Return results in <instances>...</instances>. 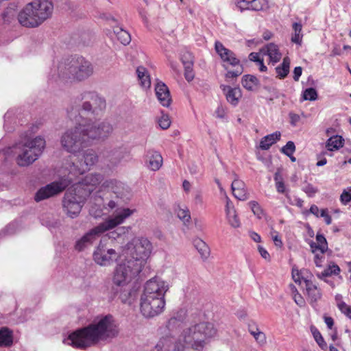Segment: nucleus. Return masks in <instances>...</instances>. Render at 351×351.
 Returning a JSON list of instances; mask_svg holds the SVG:
<instances>
[{
    "label": "nucleus",
    "instance_id": "obj_1",
    "mask_svg": "<svg viewBox=\"0 0 351 351\" xmlns=\"http://www.w3.org/2000/svg\"><path fill=\"white\" fill-rule=\"evenodd\" d=\"M216 333L213 324L200 322L184 329L177 341L171 334L162 337L152 351H201Z\"/></svg>",
    "mask_w": 351,
    "mask_h": 351
},
{
    "label": "nucleus",
    "instance_id": "obj_2",
    "mask_svg": "<svg viewBox=\"0 0 351 351\" xmlns=\"http://www.w3.org/2000/svg\"><path fill=\"white\" fill-rule=\"evenodd\" d=\"M119 333L117 325L111 315L102 317L97 322L71 333L66 343L79 349H86L100 341L115 337Z\"/></svg>",
    "mask_w": 351,
    "mask_h": 351
},
{
    "label": "nucleus",
    "instance_id": "obj_3",
    "mask_svg": "<svg viewBox=\"0 0 351 351\" xmlns=\"http://www.w3.org/2000/svg\"><path fill=\"white\" fill-rule=\"evenodd\" d=\"M106 108L105 99L97 93L84 91L75 99L67 112L69 117L76 122L84 117L88 121H93L102 117Z\"/></svg>",
    "mask_w": 351,
    "mask_h": 351
},
{
    "label": "nucleus",
    "instance_id": "obj_4",
    "mask_svg": "<svg viewBox=\"0 0 351 351\" xmlns=\"http://www.w3.org/2000/svg\"><path fill=\"white\" fill-rule=\"evenodd\" d=\"M168 286L156 278L148 280L141 297V311L145 317H154L160 314L165 308V294Z\"/></svg>",
    "mask_w": 351,
    "mask_h": 351
},
{
    "label": "nucleus",
    "instance_id": "obj_5",
    "mask_svg": "<svg viewBox=\"0 0 351 351\" xmlns=\"http://www.w3.org/2000/svg\"><path fill=\"white\" fill-rule=\"evenodd\" d=\"M142 269L127 258L119 264L112 277L113 290L116 294L119 293V298L123 303L130 304L136 297V290L131 289L129 283Z\"/></svg>",
    "mask_w": 351,
    "mask_h": 351
},
{
    "label": "nucleus",
    "instance_id": "obj_6",
    "mask_svg": "<svg viewBox=\"0 0 351 351\" xmlns=\"http://www.w3.org/2000/svg\"><path fill=\"white\" fill-rule=\"evenodd\" d=\"M93 73V65L82 56L66 58L58 66V77L62 80L82 82L90 77Z\"/></svg>",
    "mask_w": 351,
    "mask_h": 351
},
{
    "label": "nucleus",
    "instance_id": "obj_7",
    "mask_svg": "<svg viewBox=\"0 0 351 351\" xmlns=\"http://www.w3.org/2000/svg\"><path fill=\"white\" fill-rule=\"evenodd\" d=\"M53 10L51 0H37L26 5L18 14V21L24 27H36L51 15Z\"/></svg>",
    "mask_w": 351,
    "mask_h": 351
},
{
    "label": "nucleus",
    "instance_id": "obj_8",
    "mask_svg": "<svg viewBox=\"0 0 351 351\" xmlns=\"http://www.w3.org/2000/svg\"><path fill=\"white\" fill-rule=\"evenodd\" d=\"M133 213V210L124 208L119 212L114 217L108 218L98 226L90 229L84 236L75 242V249L82 252L91 246L104 232L113 229L122 223L124 220Z\"/></svg>",
    "mask_w": 351,
    "mask_h": 351
},
{
    "label": "nucleus",
    "instance_id": "obj_9",
    "mask_svg": "<svg viewBox=\"0 0 351 351\" xmlns=\"http://www.w3.org/2000/svg\"><path fill=\"white\" fill-rule=\"evenodd\" d=\"M152 243L145 237L134 238L123 250L125 258L142 269L152 252Z\"/></svg>",
    "mask_w": 351,
    "mask_h": 351
},
{
    "label": "nucleus",
    "instance_id": "obj_10",
    "mask_svg": "<svg viewBox=\"0 0 351 351\" xmlns=\"http://www.w3.org/2000/svg\"><path fill=\"white\" fill-rule=\"evenodd\" d=\"M60 143L68 152L73 153V155L80 153L83 147L90 144L86 132V126L79 123L75 128L66 130L61 136Z\"/></svg>",
    "mask_w": 351,
    "mask_h": 351
},
{
    "label": "nucleus",
    "instance_id": "obj_11",
    "mask_svg": "<svg viewBox=\"0 0 351 351\" xmlns=\"http://www.w3.org/2000/svg\"><path fill=\"white\" fill-rule=\"evenodd\" d=\"M45 145V140L40 136L23 144L16 158L17 164L21 167L32 164L41 155Z\"/></svg>",
    "mask_w": 351,
    "mask_h": 351
},
{
    "label": "nucleus",
    "instance_id": "obj_12",
    "mask_svg": "<svg viewBox=\"0 0 351 351\" xmlns=\"http://www.w3.org/2000/svg\"><path fill=\"white\" fill-rule=\"evenodd\" d=\"M73 157L77 158H71V161L66 164L68 165L66 167L69 170L68 177H71L70 175L77 176L84 174L98 161L96 152L90 149L83 152L82 154L77 153L73 155Z\"/></svg>",
    "mask_w": 351,
    "mask_h": 351
},
{
    "label": "nucleus",
    "instance_id": "obj_13",
    "mask_svg": "<svg viewBox=\"0 0 351 351\" xmlns=\"http://www.w3.org/2000/svg\"><path fill=\"white\" fill-rule=\"evenodd\" d=\"M71 181L72 177H68L66 178H62L58 181L53 182L41 187L36 193L34 195V200L36 202H39L61 193L71 184Z\"/></svg>",
    "mask_w": 351,
    "mask_h": 351
},
{
    "label": "nucleus",
    "instance_id": "obj_14",
    "mask_svg": "<svg viewBox=\"0 0 351 351\" xmlns=\"http://www.w3.org/2000/svg\"><path fill=\"white\" fill-rule=\"evenodd\" d=\"M93 260L101 266H109L120 258L119 252L100 242L93 252Z\"/></svg>",
    "mask_w": 351,
    "mask_h": 351
},
{
    "label": "nucleus",
    "instance_id": "obj_15",
    "mask_svg": "<svg viewBox=\"0 0 351 351\" xmlns=\"http://www.w3.org/2000/svg\"><path fill=\"white\" fill-rule=\"evenodd\" d=\"M96 121H88L84 124L90 142L93 140L106 138L112 132V126L108 122L96 124Z\"/></svg>",
    "mask_w": 351,
    "mask_h": 351
},
{
    "label": "nucleus",
    "instance_id": "obj_16",
    "mask_svg": "<svg viewBox=\"0 0 351 351\" xmlns=\"http://www.w3.org/2000/svg\"><path fill=\"white\" fill-rule=\"evenodd\" d=\"M84 204L81 197L71 192H66L63 199V206L67 215L71 218H75L80 214Z\"/></svg>",
    "mask_w": 351,
    "mask_h": 351
},
{
    "label": "nucleus",
    "instance_id": "obj_17",
    "mask_svg": "<svg viewBox=\"0 0 351 351\" xmlns=\"http://www.w3.org/2000/svg\"><path fill=\"white\" fill-rule=\"evenodd\" d=\"M215 50L223 62L232 66L239 65L240 60L237 58L236 54L230 49L225 47L220 41H215Z\"/></svg>",
    "mask_w": 351,
    "mask_h": 351
},
{
    "label": "nucleus",
    "instance_id": "obj_18",
    "mask_svg": "<svg viewBox=\"0 0 351 351\" xmlns=\"http://www.w3.org/2000/svg\"><path fill=\"white\" fill-rule=\"evenodd\" d=\"M235 4L241 12L246 10L260 11L267 7V0H238Z\"/></svg>",
    "mask_w": 351,
    "mask_h": 351
},
{
    "label": "nucleus",
    "instance_id": "obj_19",
    "mask_svg": "<svg viewBox=\"0 0 351 351\" xmlns=\"http://www.w3.org/2000/svg\"><path fill=\"white\" fill-rule=\"evenodd\" d=\"M226 100L233 106H237L242 97V91L239 87L232 88L227 85H221Z\"/></svg>",
    "mask_w": 351,
    "mask_h": 351
},
{
    "label": "nucleus",
    "instance_id": "obj_20",
    "mask_svg": "<svg viewBox=\"0 0 351 351\" xmlns=\"http://www.w3.org/2000/svg\"><path fill=\"white\" fill-rule=\"evenodd\" d=\"M155 91L156 97L160 104L165 107H169L171 102V97L169 88L167 85L162 82H157L155 87Z\"/></svg>",
    "mask_w": 351,
    "mask_h": 351
},
{
    "label": "nucleus",
    "instance_id": "obj_21",
    "mask_svg": "<svg viewBox=\"0 0 351 351\" xmlns=\"http://www.w3.org/2000/svg\"><path fill=\"white\" fill-rule=\"evenodd\" d=\"M182 62L184 67V77L188 82L193 80L195 74L193 70V56L189 52L184 53L182 56Z\"/></svg>",
    "mask_w": 351,
    "mask_h": 351
},
{
    "label": "nucleus",
    "instance_id": "obj_22",
    "mask_svg": "<svg viewBox=\"0 0 351 351\" xmlns=\"http://www.w3.org/2000/svg\"><path fill=\"white\" fill-rule=\"evenodd\" d=\"M231 189L233 195L239 200L244 201L248 198L245 189V184L242 180L234 178L232 182Z\"/></svg>",
    "mask_w": 351,
    "mask_h": 351
},
{
    "label": "nucleus",
    "instance_id": "obj_23",
    "mask_svg": "<svg viewBox=\"0 0 351 351\" xmlns=\"http://www.w3.org/2000/svg\"><path fill=\"white\" fill-rule=\"evenodd\" d=\"M147 167L152 171L158 170L162 165V157L161 154L155 150L147 151Z\"/></svg>",
    "mask_w": 351,
    "mask_h": 351
},
{
    "label": "nucleus",
    "instance_id": "obj_24",
    "mask_svg": "<svg viewBox=\"0 0 351 351\" xmlns=\"http://www.w3.org/2000/svg\"><path fill=\"white\" fill-rule=\"evenodd\" d=\"M317 242L311 241L309 245L313 253L319 251L321 254H324L328 250V243L326 239L322 234L317 233L316 235Z\"/></svg>",
    "mask_w": 351,
    "mask_h": 351
},
{
    "label": "nucleus",
    "instance_id": "obj_25",
    "mask_svg": "<svg viewBox=\"0 0 351 351\" xmlns=\"http://www.w3.org/2000/svg\"><path fill=\"white\" fill-rule=\"evenodd\" d=\"M303 281L308 295V300H310L311 303L315 302L321 297L319 290L311 281L308 280H304Z\"/></svg>",
    "mask_w": 351,
    "mask_h": 351
},
{
    "label": "nucleus",
    "instance_id": "obj_26",
    "mask_svg": "<svg viewBox=\"0 0 351 351\" xmlns=\"http://www.w3.org/2000/svg\"><path fill=\"white\" fill-rule=\"evenodd\" d=\"M130 226H121L116 228V230L110 232L108 235L109 239L114 240H120L121 243L128 240V234L130 230Z\"/></svg>",
    "mask_w": 351,
    "mask_h": 351
},
{
    "label": "nucleus",
    "instance_id": "obj_27",
    "mask_svg": "<svg viewBox=\"0 0 351 351\" xmlns=\"http://www.w3.org/2000/svg\"><path fill=\"white\" fill-rule=\"evenodd\" d=\"M267 55L269 56L270 60L274 63L278 62L281 58V53L279 51V49L278 46L273 43H270L265 45V47L262 49V51H265Z\"/></svg>",
    "mask_w": 351,
    "mask_h": 351
},
{
    "label": "nucleus",
    "instance_id": "obj_28",
    "mask_svg": "<svg viewBox=\"0 0 351 351\" xmlns=\"http://www.w3.org/2000/svg\"><path fill=\"white\" fill-rule=\"evenodd\" d=\"M303 215L308 216L309 214H313L317 217H324L326 224H329V215L328 214V209L319 210V208L313 204L309 210H306L302 212Z\"/></svg>",
    "mask_w": 351,
    "mask_h": 351
},
{
    "label": "nucleus",
    "instance_id": "obj_29",
    "mask_svg": "<svg viewBox=\"0 0 351 351\" xmlns=\"http://www.w3.org/2000/svg\"><path fill=\"white\" fill-rule=\"evenodd\" d=\"M102 187L112 191L115 194H119L124 188V184L115 179H109L103 182Z\"/></svg>",
    "mask_w": 351,
    "mask_h": 351
},
{
    "label": "nucleus",
    "instance_id": "obj_30",
    "mask_svg": "<svg viewBox=\"0 0 351 351\" xmlns=\"http://www.w3.org/2000/svg\"><path fill=\"white\" fill-rule=\"evenodd\" d=\"M242 86L247 90L253 91L254 87L259 85V80L258 78L252 75H244L241 80Z\"/></svg>",
    "mask_w": 351,
    "mask_h": 351
},
{
    "label": "nucleus",
    "instance_id": "obj_31",
    "mask_svg": "<svg viewBox=\"0 0 351 351\" xmlns=\"http://www.w3.org/2000/svg\"><path fill=\"white\" fill-rule=\"evenodd\" d=\"M12 332L7 328L0 330V347H10L12 345Z\"/></svg>",
    "mask_w": 351,
    "mask_h": 351
},
{
    "label": "nucleus",
    "instance_id": "obj_32",
    "mask_svg": "<svg viewBox=\"0 0 351 351\" xmlns=\"http://www.w3.org/2000/svg\"><path fill=\"white\" fill-rule=\"evenodd\" d=\"M136 74L141 86L143 88H149L151 80L147 69L143 66H138L136 69Z\"/></svg>",
    "mask_w": 351,
    "mask_h": 351
},
{
    "label": "nucleus",
    "instance_id": "obj_33",
    "mask_svg": "<svg viewBox=\"0 0 351 351\" xmlns=\"http://www.w3.org/2000/svg\"><path fill=\"white\" fill-rule=\"evenodd\" d=\"M193 245L197 249L202 258L206 259L210 254V249L207 244L199 238L193 240Z\"/></svg>",
    "mask_w": 351,
    "mask_h": 351
},
{
    "label": "nucleus",
    "instance_id": "obj_34",
    "mask_svg": "<svg viewBox=\"0 0 351 351\" xmlns=\"http://www.w3.org/2000/svg\"><path fill=\"white\" fill-rule=\"evenodd\" d=\"M289 68L290 59L289 57H285L282 64L276 68V71L278 75L277 77L279 79L285 78L289 73Z\"/></svg>",
    "mask_w": 351,
    "mask_h": 351
},
{
    "label": "nucleus",
    "instance_id": "obj_35",
    "mask_svg": "<svg viewBox=\"0 0 351 351\" xmlns=\"http://www.w3.org/2000/svg\"><path fill=\"white\" fill-rule=\"evenodd\" d=\"M17 5L14 3H11L2 13V18L4 22L10 23L16 17L18 16Z\"/></svg>",
    "mask_w": 351,
    "mask_h": 351
},
{
    "label": "nucleus",
    "instance_id": "obj_36",
    "mask_svg": "<svg viewBox=\"0 0 351 351\" xmlns=\"http://www.w3.org/2000/svg\"><path fill=\"white\" fill-rule=\"evenodd\" d=\"M117 39L124 45H128L131 41L130 34L121 27H115L113 29Z\"/></svg>",
    "mask_w": 351,
    "mask_h": 351
},
{
    "label": "nucleus",
    "instance_id": "obj_37",
    "mask_svg": "<svg viewBox=\"0 0 351 351\" xmlns=\"http://www.w3.org/2000/svg\"><path fill=\"white\" fill-rule=\"evenodd\" d=\"M310 329L315 341L319 348L323 350H326L328 345L318 329L315 326H311Z\"/></svg>",
    "mask_w": 351,
    "mask_h": 351
},
{
    "label": "nucleus",
    "instance_id": "obj_38",
    "mask_svg": "<svg viewBox=\"0 0 351 351\" xmlns=\"http://www.w3.org/2000/svg\"><path fill=\"white\" fill-rule=\"evenodd\" d=\"M103 179V176L100 173H90L85 177L84 182L86 185L93 186L99 184Z\"/></svg>",
    "mask_w": 351,
    "mask_h": 351
},
{
    "label": "nucleus",
    "instance_id": "obj_39",
    "mask_svg": "<svg viewBox=\"0 0 351 351\" xmlns=\"http://www.w3.org/2000/svg\"><path fill=\"white\" fill-rule=\"evenodd\" d=\"M344 142V138L340 135L330 136V152L343 147Z\"/></svg>",
    "mask_w": 351,
    "mask_h": 351
},
{
    "label": "nucleus",
    "instance_id": "obj_40",
    "mask_svg": "<svg viewBox=\"0 0 351 351\" xmlns=\"http://www.w3.org/2000/svg\"><path fill=\"white\" fill-rule=\"evenodd\" d=\"M293 29L294 31V34L291 37V41L294 43L301 45L302 40V25L299 23H294L293 24Z\"/></svg>",
    "mask_w": 351,
    "mask_h": 351
},
{
    "label": "nucleus",
    "instance_id": "obj_41",
    "mask_svg": "<svg viewBox=\"0 0 351 351\" xmlns=\"http://www.w3.org/2000/svg\"><path fill=\"white\" fill-rule=\"evenodd\" d=\"M317 98V93L314 88H307L303 93L302 100L303 101H315Z\"/></svg>",
    "mask_w": 351,
    "mask_h": 351
},
{
    "label": "nucleus",
    "instance_id": "obj_42",
    "mask_svg": "<svg viewBox=\"0 0 351 351\" xmlns=\"http://www.w3.org/2000/svg\"><path fill=\"white\" fill-rule=\"evenodd\" d=\"M226 215L228 222L232 227L238 228L240 226V221L235 210H228V213H227Z\"/></svg>",
    "mask_w": 351,
    "mask_h": 351
},
{
    "label": "nucleus",
    "instance_id": "obj_43",
    "mask_svg": "<svg viewBox=\"0 0 351 351\" xmlns=\"http://www.w3.org/2000/svg\"><path fill=\"white\" fill-rule=\"evenodd\" d=\"M290 288L293 295V298L295 302L300 307L304 306L305 304V301L302 296L298 293L296 287L293 285H291Z\"/></svg>",
    "mask_w": 351,
    "mask_h": 351
},
{
    "label": "nucleus",
    "instance_id": "obj_44",
    "mask_svg": "<svg viewBox=\"0 0 351 351\" xmlns=\"http://www.w3.org/2000/svg\"><path fill=\"white\" fill-rule=\"evenodd\" d=\"M280 152L287 156H291L295 152V143L289 141L280 149Z\"/></svg>",
    "mask_w": 351,
    "mask_h": 351
},
{
    "label": "nucleus",
    "instance_id": "obj_45",
    "mask_svg": "<svg viewBox=\"0 0 351 351\" xmlns=\"http://www.w3.org/2000/svg\"><path fill=\"white\" fill-rule=\"evenodd\" d=\"M249 205L253 213L256 215L258 218L261 219L263 215V210L258 202L255 201H251L249 202Z\"/></svg>",
    "mask_w": 351,
    "mask_h": 351
},
{
    "label": "nucleus",
    "instance_id": "obj_46",
    "mask_svg": "<svg viewBox=\"0 0 351 351\" xmlns=\"http://www.w3.org/2000/svg\"><path fill=\"white\" fill-rule=\"evenodd\" d=\"M237 69L234 71H228L226 73V78H234L241 75L243 72V66L239 63V65H237Z\"/></svg>",
    "mask_w": 351,
    "mask_h": 351
},
{
    "label": "nucleus",
    "instance_id": "obj_47",
    "mask_svg": "<svg viewBox=\"0 0 351 351\" xmlns=\"http://www.w3.org/2000/svg\"><path fill=\"white\" fill-rule=\"evenodd\" d=\"M252 335L254 337L256 342L261 346L266 343V335L265 334L258 330L257 332L252 331Z\"/></svg>",
    "mask_w": 351,
    "mask_h": 351
},
{
    "label": "nucleus",
    "instance_id": "obj_48",
    "mask_svg": "<svg viewBox=\"0 0 351 351\" xmlns=\"http://www.w3.org/2000/svg\"><path fill=\"white\" fill-rule=\"evenodd\" d=\"M337 306L340 311L346 317L351 319V306L348 305L343 301L338 302Z\"/></svg>",
    "mask_w": 351,
    "mask_h": 351
},
{
    "label": "nucleus",
    "instance_id": "obj_49",
    "mask_svg": "<svg viewBox=\"0 0 351 351\" xmlns=\"http://www.w3.org/2000/svg\"><path fill=\"white\" fill-rule=\"evenodd\" d=\"M315 275L319 279L322 280L326 282H328V278H329V264H326L323 271H316Z\"/></svg>",
    "mask_w": 351,
    "mask_h": 351
},
{
    "label": "nucleus",
    "instance_id": "obj_50",
    "mask_svg": "<svg viewBox=\"0 0 351 351\" xmlns=\"http://www.w3.org/2000/svg\"><path fill=\"white\" fill-rule=\"evenodd\" d=\"M340 200L344 205L348 204L351 202V187H348L344 189L340 196Z\"/></svg>",
    "mask_w": 351,
    "mask_h": 351
},
{
    "label": "nucleus",
    "instance_id": "obj_51",
    "mask_svg": "<svg viewBox=\"0 0 351 351\" xmlns=\"http://www.w3.org/2000/svg\"><path fill=\"white\" fill-rule=\"evenodd\" d=\"M158 124L162 130L169 128L171 125V121L169 116L167 114H162L158 119Z\"/></svg>",
    "mask_w": 351,
    "mask_h": 351
},
{
    "label": "nucleus",
    "instance_id": "obj_52",
    "mask_svg": "<svg viewBox=\"0 0 351 351\" xmlns=\"http://www.w3.org/2000/svg\"><path fill=\"white\" fill-rule=\"evenodd\" d=\"M272 142L267 136L261 138L259 144V147L262 150H267L272 145Z\"/></svg>",
    "mask_w": 351,
    "mask_h": 351
},
{
    "label": "nucleus",
    "instance_id": "obj_53",
    "mask_svg": "<svg viewBox=\"0 0 351 351\" xmlns=\"http://www.w3.org/2000/svg\"><path fill=\"white\" fill-rule=\"evenodd\" d=\"M181 324H182L181 323L178 322L176 320V318L171 317L167 322V328H168V330L170 332H171V331H173L174 330H176L177 328H180Z\"/></svg>",
    "mask_w": 351,
    "mask_h": 351
},
{
    "label": "nucleus",
    "instance_id": "obj_54",
    "mask_svg": "<svg viewBox=\"0 0 351 351\" xmlns=\"http://www.w3.org/2000/svg\"><path fill=\"white\" fill-rule=\"evenodd\" d=\"M289 117L290 119L289 123L293 127L297 126L298 123L300 121V115L292 112L289 113Z\"/></svg>",
    "mask_w": 351,
    "mask_h": 351
},
{
    "label": "nucleus",
    "instance_id": "obj_55",
    "mask_svg": "<svg viewBox=\"0 0 351 351\" xmlns=\"http://www.w3.org/2000/svg\"><path fill=\"white\" fill-rule=\"evenodd\" d=\"M303 191L307 194L308 197H313L317 192V190L313 186L312 184H308L302 189Z\"/></svg>",
    "mask_w": 351,
    "mask_h": 351
},
{
    "label": "nucleus",
    "instance_id": "obj_56",
    "mask_svg": "<svg viewBox=\"0 0 351 351\" xmlns=\"http://www.w3.org/2000/svg\"><path fill=\"white\" fill-rule=\"evenodd\" d=\"M178 217L182 220L184 222L189 221L191 219V216L189 210L180 209L178 212Z\"/></svg>",
    "mask_w": 351,
    "mask_h": 351
},
{
    "label": "nucleus",
    "instance_id": "obj_57",
    "mask_svg": "<svg viewBox=\"0 0 351 351\" xmlns=\"http://www.w3.org/2000/svg\"><path fill=\"white\" fill-rule=\"evenodd\" d=\"M314 254H315L314 262H315L316 267H324L323 262L324 261V254L320 253V254H319L317 252L314 253Z\"/></svg>",
    "mask_w": 351,
    "mask_h": 351
},
{
    "label": "nucleus",
    "instance_id": "obj_58",
    "mask_svg": "<svg viewBox=\"0 0 351 351\" xmlns=\"http://www.w3.org/2000/svg\"><path fill=\"white\" fill-rule=\"evenodd\" d=\"M326 154V152H322L319 154H317V162L316 165L317 167H322L325 165L327 163V159L324 157V155Z\"/></svg>",
    "mask_w": 351,
    "mask_h": 351
},
{
    "label": "nucleus",
    "instance_id": "obj_59",
    "mask_svg": "<svg viewBox=\"0 0 351 351\" xmlns=\"http://www.w3.org/2000/svg\"><path fill=\"white\" fill-rule=\"evenodd\" d=\"M186 317V311L183 309H180L178 311L174 316L172 317V318H176V320L182 323Z\"/></svg>",
    "mask_w": 351,
    "mask_h": 351
},
{
    "label": "nucleus",
    "instance_id": "obj_60",
    "mask_svg": "<svg viewBox=\"0 0 351 351\" xmlns=\"http://www.w3.org/2000/svg\"><path fill=\"white\" fill-rule=\"evenodd\" d=\"M292 277H293V280L295 281V283H298L299 285H302V287H304V280H305L304 278H300V274H299V271L297 270L296 271V273L295 272L294 270H293L292 271Z\"/></svg>",
    "mask_w": 351,
    "mask_h": 351
},
{
    "label": "nucleus",
    "instance_id": "obj_61",
    "mask_svg": "<svg viewBox=\"0 0 351 351\" xmlns=\"http://www.w3.org/2000/svg\"><path fill=\"white\" fill-rule=\"evenodd\" d=\"M215 113L216 117L220 119L225 118L226 114V110L222 106H219L216 109Z\"/></svg>",
    "mask_w": 351,
    "mask_h": 351
},
{
    "label": "nucleus",
    "instance_id": "obj_62",
    "mask_svg": "<svg viewBox=\"0 0 351 351\" xmlns=\"http://www.w3.org/2000/svg\"><path fill=\"white\" fill-rule=\"evenodd\" d=\"M271 141L272 142V144L275 143L277 141H279L280 139L281 133L278 131L275 132L272 134L267 135Z\"/></svg>",
    "mask_w": 351,
    "mask_h": 351
},
{
    "label": "nucleus",
    "instance_id": "obj_63",
    "mask_svg": "<svg viewBox=\"0 0 351 351\" xmlns=\"http://www.w3.org/2000/svg\"><path fill=\"white\" fill-rule=\"evenodd\" d=\"M276 188L279 193L286 194L287 189L284 182H278L276 184Z\"/></svg>",
    "mask_w": 351,
    "mask_h": 351
},
{
    "label": "nucleus",
    "instance_id": "obj_64",
    "mask_svg": "<svg viewBox=\"0 0 351 351\" xmlns=\"http://www.w3.org/2000/svg\"><path fill=\"white\" fill-rule=\"evenodd\" d=\"M258 250L261 254V256L265 260H269L270 259V255L267 252V251L261 245L258 246Z\"/></svg>",
    "mask_w": 351,
    "mask_h": 351
}]
</instances>
